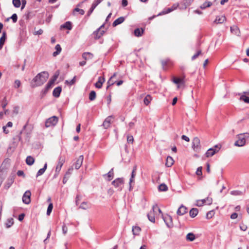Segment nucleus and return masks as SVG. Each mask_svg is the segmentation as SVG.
<instances>
[{
	"label": "nucleus",
	"instance_id": "obj_1",
	"mask_svg": "<svg viewBox=\"0 0 249 249\" xmlns=\"http://www.w3.org/2000/svg\"><path fill=\"white\" fill-rule=\"evenodd\" d=\"M49 73L43 71L38 73L31 82V86L33 88L42 86L48 79Z\"/></svg>",
	"mask_w": 249,
	"mask_h": 249
},
{
	"label": "nucleus",
	"instance_id": "obj_2",
	"mask_svg": "<svg viewBox=\"0 0 249 249\" xmlns=\"http://www.w3.org/2000/svg\"><path fill=\"white\" fill-rule=\"evenodd\" d=\"M187 5L184 3L183 4H179L178 3H174L173 6L171 7H169L167 9H164L161 12L159 13L157 16H159L163 15H165L171 12L174 10L176 9L177 7H178L180 9H184L186 8Z\"/></svg>",
	"mask_w": 249,
	"mask_h": 249
},
{
	"label": "nucleus",
	"instance_id": "obj_3",
	"mask_svg": "<svg viewBox=\"0 0 249 249\" xmlns=\"http://www.w3.org/2000/svg\"><path fill=\"white\" fill-rule=\"evenodd\" d=\"M117 190L118 191H121L124 187V178H118L113 180L112 183Z\"/></svg>",
	"mask_w": 249,
	"mask_h": 249
},
{
	"label": "nucleus",
	"instance_id": "obj_4",
	"mask_svg": "<svg viewBox=\"0 0 249 249\" xmlns=\"http://www.w3.org/2000/svg\"><path fill=\"white\" fill-rule=\"evenodd\" d=\"M221 146L218 144L214 145L213 147L209 148L205 153L206 157L208 158L214 155L220 149Z\"/></svg>",
	"mask_w": 249,
	"mask_h": 249
},
{
	"label": "nucleus",
	"instance_id": "obj_5",
	"mask_svg": "<svg viewBox=\"0 0 249 249\" xmlns=\"http://www.w3.org/2000/svg\"><path fill=\"white\" fill-rule=\"evenodd\" d=\"M16 177L15 173H12L7 178L4 185V188L6 190L8 189L13 183Z\"/></svg>",
	"mask_w": 249,
	"mask_h": 249
},
{
	"label": "nucleus",
	"instance_id": "obj_6",
	"mask_svg": "<svg viewBox=\"0 0 249 249\" xmlns=\"http://www.w3.org/2000/svg\"><path fill=\"white\" fill-rule=\"evenodd\" d=\"M58 122V118L55 116H52L48 119L45 122V126L49 127L55 125Z\"/></svg>",
	"mask_w": 249,
	"mask_h": 249
},
{
	"label": "nucleus",
	"instance_id": "obj_7",
	"mask_svg": "<svg viewBox=\"0 0 249 249\" xmlns=\"http://www.w3.org/2000/svg\"><path fill=\"white\" fill-rule=\"evenodd\" d=\"M236 137L238 139V140L234 142V145L238 147H241L245 145L246 141L243 136V135L239 134L237 135Z\"/></svg>",
	"mask_w": 249,
	"mask_h": 249
},
{
	"label": "nucleus",
	"instance_id": "obj_8",
	"mask_svg": "<svg viewBox=\"0 0 249 249\" xmlns=\"http://www.w3.org/2000/svg\"><path fill=\"white\" fill-rule=\"evenodd\" d=\"M200 140L197 137H195L193 140L192 142V148L196 152H198L200 149Z\"/></svg>",
	"mask_w": 249,
	"mask_h": 249
},
{
	"label": "nucleus",
	"instance_id": "obj_9",
	"mask_svg": "<svg viewBox=\"0 0 249 249\" xmlns=\"http://www.w3.org/2000/svg\"><path fill=\"white\" fill-rule=\"evenodd\" d=\"M31 193L29 190L26 191L22 196V201L26 204H28L31 202Z\"/></svg>",
	"mask_w": 249,
	"mask_h": 249
},
{
	"label": "nucleus",
	"instance_id": "obj_10",
	"mask_svg": "<svg viewBox=\"0 0 249 249\" xmlns=\"http://www.w3.org/2000/svg\"><path fill=\"white\" fill-rule=\"evenodd\" d=\"M65 157L62 156H59L58 162L55 168L56 172H60L61 167H62L64 163L65 162Z\"/></svg>",
	"mask_w": 249,
	"mask_h": 249
},
{
	"label": "nucleus",
	"instance_id": "obj_11",
	"mask_svg": "<svg viewBox=\"0 0 249 249\" xmlns=\"http://www.w3.org/2000/svg\"><path fill=\"white\" fill-rule=\"evenodd\" d=\"M163 220L168 228H172L173 226L172 217L171 216L167 214L163 217Z\"/></svg>",
	"mask_w": 249,
	"mask_h": 249
},
{
	"label": "nucleus",
	"instance_id": "obj_12",
	"mask_svg": "<svg viewBox=\"0 0 249 249\" xmlns=\"http://www.w3.org/2000/svg\"><path fill=\"white\" fill-rule=\"evenodd\" d=\"M185 75L184 74H182V76L180 77L177 78V77H174L173 78V82L175 84H184L185 83Z\"/></svg>",
	"mask_w": 249,
	"mask_h": 249
},
{
	"label": "nucleus",
	"instance_id": "obj_13",
	"mask_svg": "<svg viewBox=\"0 0 249 249\" xmlns=\"http://www.w3.org/2000/svg\"><path fill=\"white\" fill-rule=\"evenodd\" d=\"M84 160V156L83 155H80L78 158L77 159L75 163L73 164V166H74L75 168L76 169H78L80 168Z\"/></svg>",
	"mask_w": 249,
	"mask_h": 249
},
{
	"label": "nucleus",
	"instance_id": "obj_14",
	"mask_svg": "<svg viewBox=\"0 0 249 249\" xmlns=\"http://www.w3.org/2000/svg\"><path fill=\"white\" fill-rule=\"evenodd\" d=\"M112 118V116H109L105 120L103 123V126L105 129H107L110 126Z\"/></svg>",
	"mask_w": 249,
	"mask_h": 249
},
{
	"label": "nucleus",
	"instance_id": "obj_15",
	"mask_svg": "<svg viewBox=\"0 0 249 249\" xmlns=\"http://www.w3.org/2000/svg\"><path fill=\"white\" fill-rule=\"evenodd\" d=\"M53 86V85L52 84L49 82H48L44 89H43L41 91L42 97H43L47 94L48 90L52 88Z\"/></svg>",
	"mask_w": 249,
	"mask_h": 249
},
{
	"label": "nucleus",
	"instance_id": "obj_16",
	"mask_svg": "<svg viewBox=\"0 0 249 249\" xmlns=\"http://www.w3.org/2000/svg\"><path fill=\"white\" fill-rule=\"evenodd\" d=\"M187 212V208L183 205H181L177 211V214L182 215Z\"/></svg>",
	"mask_w": 249,
	"mask_h": 249
},
{
	"label": "nucleus",
	"instance_id": "obj_17",
	"mask_svg": "<svg viewBox=\"0 0 249 249\" xmlns=\"http://www.w3.org/2000/svg\"><path fill=\"white\" fill-rule=\"evenodd\" d=\"M104 31L100 30V28L97 29L93 33V35L94 36V38L96 39H99L104 33Z\"/></svg>",
	"mask_w": 249,
	"mask_h": 249
},
{
	"label": "nucleus",
	"instance_id": "obj_18",
	"mask_svg": "<svg viewBox=\"0 0 249 249\" xmlns=\"http://www.w3.org/2000/svg\"><path fill=\"white\" fill-rule=\"evenodd\" d=\"M72 171H73V168L71 167L68 169V171L66 173V174L63 178V184H65L67 182V181L68 180V178H69V177H70Z\"/></svg>",
	"mask_w": 249,
	"mask_h": 249
},
{
	"label": "nucleus",
	"instance_id": "obj_19",
	"mask_svg": "<svg viewBox=\"0 0 249 249\" xmlns=\"http://www.w3.org/2000/svg\"><path fill=\"white\" fill-rule=\"evenodd\" d=\"M61 87L59 86L57 87L54 88V89H53V95L55 98H58L60 96V94L61 93Z\"/></svg>",
	"mask_w": 249,
	"mask_h": 249
},
{
	"label": "nucleus",
	"instance_id": "obj_20",
	"mask_svg": "<svg viewBox=\"0 0 249 249\" xmlns=\"http://www.w3.org/2000/svg\"><path fill=\"white\" fill-rule=\"evenodd\" d=\"M105 81V78L102 76L99 77L98 81L95 84V87L98 89H101Z\"/></svg>",
	"mask_w": 249,
	"mask_h": 249
},
{
	"label": "nucleus",
	"instance_id": "obj_21",
	"mask_svg": "<svg viewBox=\"0 0 249 249\" xmlns=\"http://www.w3.org/2000/svg\"><path fill=\"white\" fill-rule=\"evenodd\" d=\"M226 17L224 16H217L214 21V23L216 24H222L226 21Z\"/></svg>",
	"mask_w": 249,
	"mask_h": 249
},
{
	"label": "nucleus",
	"instance_id": "obj_22",
	"mask_svg": "<svg viewBox=\"0 0 249 249\" xmlns=\"http://www.w3.org/2000/svg\"><path fill=\"white\" fill-rule=\"evenodd\" d=\"M66 29L71 30L72 29V24L71 21H67L60 26V29Z\"/></svg>",
	"mask_w": 249,
	"mask_h": 249
},
{
	"label": "nucleus",
	"instance_id": "obj_23",
	"mask_svg": "<svg viewBox=\"0 0 249 249\" xmlns=\"http://www.w3.org/2000/svg\"><path fill=\"white\" fill-rule=\"evenodd\" d=\"M60 74V71L59 70L56 71L53 77L51 78V79L49 80V82L53 85L55 81L56 80V79L58 78L59 75Z\"/></svg>",
	"mask_w": 249,
	"mask_h": 249
},
{
	"label": "nucleus",
	"instance_id": "obj_24",
	"mask_svg": "<svg viewBox=\"0 0 249 249\" xmlns=\"http://www.w3.org/2000/svg\"><path fill=\"white\" fill-rule=\"evenodd\" d=\"M174 160L172 157L171 156H168L166 158L165 165L168 167H171L174 164Z\"/></svg>",
	"mask_w": 249,
	"mask_h": 249
},
{
	"label": "nucleus",
	"instance_id": "obj_25",
	"mask_svg": "<svg viewBox=\"0 0 249 249\" xmlns=\"http://www.w3.org/2000/svg\"><path fill=\"white\" fill-rule=\"evenodd\" d=\"M114 176L113 168H112L107 174L103 175V177L105 178L106 177L108 178L107 180L110 181L112 180Z\"/></svg>",
	"mask_w": 249,
	"mask_h": 249
},
{
	"label": "nucleus",
	"instance_id": "obj_26",
	"mask_svg": "<svg viewBox=\"0 0 249 249\" xmlns=\"http://www.w3.org/2000/svg\"><path fill=\"white\" fill-rule=\"evenodd\" d=\"M124 20V17H121L116 19L112 23V26L115 27L119 24L123 23Z\"/></svg>",
	"mask_w": 249,
	"mask_h": 249
},
{
	"label": "nucleus",
	"instance_id": "obj_27",
	"mask_svg": "<svg viewBox=\"0 0 249 249\" xmlns=\"http://www.w3.org/2000/svg\"><path fill=\"white\" fill-rule=\"evenodd\" d=\"M93 54L89 52H85L82 54V57L85 60L92 59L93 57Z\"/></svg>",
	"mask_w": 249,
	"mask_h": 249
},
{
	"label": "nucleus",
	"instance_id": "obj_28",
	"mask_svg": "<svg viewBox=\"0 0 249 249\" xmlns=\"http://www.w3.org/2000/svg\"><path fill=\"white\" fill-rule=\"evenodd\" d=\"M144 30L142 28H137L134 31V34L136 36L140 37L141 36L143 33Z\"/></svg>",
	"mask_w": 249,
	"mask_h": 249
},
{
	"label": "nucleus",
	"instance_id": "obj_29",
	"mask_svg": "<svg viewBox=\"0 0 249 249\" xmlns=\"http://www.w3.org/2000/svg\"><path fill=\"white\" fill-rule=\"evenodd\" d=\"M198 213V210L196 208H192L189 212L190 216L194 218L196 217Z\"/></svg>",
	"mask_w": 249,
	"mask_h": 249
},
{
	"label": "nucleus",
	"instance_id": "obj_30",
	"mask_svg": "<svg viewBox=\"0 0 249 249\" xmlns=\"http://www.w3.org/2000/svg\"><path fill=\"white\" fill-rule=\"evenodd\" d=\"M35 162L34 158L31 156H29L26 158V163L28 165H32Z\"/></svg>",
	"mask_w": 249,
	"mask_h": 249
},
{
	"label": "nucleus",
	"instance_id": "obj_31",
	"mask_svg": "<svg viewBox=\"0 0 249 249\" xmlns=\"http://www.w3.org/2000/svg\"><path fill=\"white\" fill-rule=\"evenodd\" d=\"M55 49L56 51L54 52L53 53V56H56L58 55L61 53L62 50L61 47L59 44H57L55 47Z\"/></svg>",
	"mask_w": 249,
	"mask_h": 249
},
{
	"label": "nucleus",
	"instance_id": "obj_32",
	"mask_svg": "<svg viewBox=\"0 0 249 249\" xmlns=\"http://www.w3.org/2000/svg\"><path fill=\"white\" fill-rule=\"evenodd\" d=\"M154 212L151 211L149 213H147V216L148 220L151 222L155 223V218L154 216Z\"/></svg>",
	"mask_w": 249,
	"mask_h": 249
},
{
	"label": "nucleus",
	"instance_id": "obj_33",
	"mask_svg": "<svg viewBox=\"0 0 249 249\" xmlns=\"http://www.w3.org/2000/svg\"><path fill=\"white\" fill-rule=\"evenodd\" d=\"M141 231V229L138 226H133L132 232L134 235H138Z\"/></svg>",
	"mask_w": 249,
	"mask_h": 249
},
{
	"label": "nucleus",
	"instance_id": "obj_34",
	"mask_svg": "<svg viewBox=\"0 0 249 249\" xmlns=\"http://www.w3.org/2000/svg\"><path fill=\"white\" fill-rule=\"evenodd\" d=\"M186 239L187 241H193L195 239V235L192 232H189L187 234Z\"/></svg>",
	"mask_w": 249,
	"mask_h": 249
},
{
	"label": "nucleus",
	"instance_id": "obj_35",
	"mask_svg": "<svg viewBox=\"0 0 249 249\" xmlns=\"http://www.w3.org/2000/svg\"><path fill=\"white\" fill-rule=\"evenodd\" d=\"M231 31L232 33L237 36H239V34L240 33L239 30L236 26H233L231 27Z\"/></svg>",
	"mask_w": 249,
	"mask_h": 249
},
{
	"label": "nucleus",
	"instance_id": "obj_36",
	"mask_svg": "<svg viewBox=\"0 0 249 249\" xmlns=\"http://www.w3.org/2000/svg\"><path fill=\"white\" fill-rule=\"evenodd\" d=\"M78 12L79 13V14H80L81 15H83L84 14H85V11L83 9H80L78 7H75L73 10V11H72V14L73 15H75V12Z\"/></svg>",
	"mask_w": 249,
	"mask_h": 249
},
{
	"label": "nucleus",
	"instance_id": "obj_37",
	"mask_svg": "<svg viewBox=\"0 0 249 249\" xmlns=\"http://www.w3.org/2000/svg\"><path fill=\"white\" fill-rule=\"evenodd\" d=\"M14 224V219L12 218H8L6 222L5 223V225L6 228H9L11 227L13 224Z\"/></svg>",
	"mask_w": 249,
	"mask_h": 249
},
{
	"label": "nucleus",
	"instance_id": "obj_38",
	"mask_svg": "<svg viewBox=\"0 0 249 249\" xmlns=\"http://www.w3.org/2000/svg\"><path fill=\"white\" fill-rule=\"evenodd\" d=\"M152 97L150 95H147L144 98L143 102L144 104L147 106L151 102Z\"/></svg>",
	"mask_w": 249,
	"mask_h": 249
},
{
	"label": "nucleus",
	"instance_id": "obj_39",
	"mask_svg": "<svg viewBox=\"0 0 249 249\" xmlns=\"http://www.w3.org/2000/svg\"><path fill=\"white\" fill-rule=\"evenodd\" d=\"M96 94L95 91L92 90L89 94V100L90 101H93L96 98Z\"/></svg>",
	"mask_w": 249,
	"mask_h": 249
},
{
	"label": "nucleus",
	"instance_id": "obj_40",
	"mask_svg": "<svg viewBox=\"0 0 249 249\" xmlns=\"http://www.w3.org/2000/svg\"><path fill=\"white\" fill-rule=\"evenodd\" d=\"M158 188L160 191H166L168 190L167 186L164 183L160 184Z\"/></svg>",
	"mask_w": 249,
	"mask_h": 249
},
{
	"label": "nucleus",
	"instance_id": "obj_41",
	"mask_svg": "<svg viewBox=\"0 0 249 249\" xmlns=\"http://www.w3.org/2000/svg\"><path fill=\"white\" fill-rule=\"evenodd\" d=\"M6 32L4 31L2 33V36L0 38V43L4 44L5 43V41L6 40Z\"/></svg>",
	"mask_w": 249,
	"mask_h": 249
},
{
	"label": "nucleus",
	"instance_id": "obj_42",
	"mask_svg": "<svg viewBox=\"0 0 249 249\" xmlns=\"http://www.w3.org/2000/svg\"><path fill=\"white\" fill-rule=\"evenodd\" d=\"M230 194L233 196H241L243 194V192L240 191L234 190L231 191Z\"/></svg>",
	"mask_w": 249,
	"mask_h": 249
},
{
	"label": "nucleus",
	"instance_id": "obj_43",
	"mask_svg": "<svg viewBox=\"0 0 249 249\" xmlns=\"http://www.w3.org/2000/svg\"><path fill=\"white\" fill-rule=\"evenodd\" d=\"M240 100L243 101L246 103L249 104V97L245 95H242L240 97Z\"/></svg>",
	"mask_w": 249,
	"mask_h": 249
},
{
	"label": "nucleus",
	"instance_id": "obj_44",
	"mask_svg": "<svg viewBox=\"0 0 249 249\" xmlns=\"http://www.w3.org/2000/svg\"><path fill=\"white\" fill-rule=\"evenodd\" d=\"M212 5V2H211L210 1L209 2H207V1H205L202 5H201L200 6V8L201 9H205V8H206L207 7H210Z\"/></svg>",
	"mask_w": 249,
	"mask_h": 249
},
{
	"label": "nucleus",
	"instance_id": "obj_45",
	"mask_svg": "<svg viewBox=\"0 0 249 249\" xmlns=\"http://www.w3.org/2000/svg\"><path fill=\"white\" fill-rule=\"evenodd\" d=\"M201 201H202L204 204L207 202L208 205H211L212 203L213 199L212 198L207 197L205 199H201Z\"/></svg>",
	"mask_w": 249,
	"mask_h": 249
},
{
	"label": "nucleus",
	"instance_id": "obj_46",
	"mask_svg": "<svg viewBox=\"0 0 249 249\" xmlns=\"http://www.w3.org/2000/svg\"><path fill=\"white\" fill-rule=\"evenodd\" d=\"M75 80H76V76H75L73 77V79L70 81L66 80L65 82V83L67 84L68 85H69L70 86H71L75 83Z\"/></svg>",
	"mask_w": 249,
	"mask_h": 249
},
{
	"label": "nucleus",
	"instance_id": "obj_47",
	"mask_svg": "<svg viewBox=\"0 0 249 249\" xmlns=\"http://www.w3.org/2000/svg\"><path fill=\"white\" fill-rule=\"evenodd\" d=\"M10 18L12 19L14 23H16L18 20L17 15L16 14H13L10 18H7L6 20L8 21Z\"/></svg>",
	"mask_w": 249,
	"mask_h": 249
},
{
	"label": "nucleus",
	"instance_id": "obj_48",
	"mask_svg": "<svg viewBox=\"0 0 249 249\" xmlns=\"http://www.w3.org/2000/svg\"><path fill=\"white\" fill-rule=\"evenodd\" d=\"M53 208V205L52 203H51L49 204V206L48 207L47 210V214L48 215L50 214L51 213L52 211Z\"/></svg>",
	"mask_w": 249,
	"mask_h": 249
},
{
	"label": "nucleus",
	"instance_id": "obj_49",
	"mask_svg": "<svg viewBox=\"0 0 249 249\" xmlns=\"http://www.w3.org/2000/svg\"><path fill=\"white\" fill-rule=\"evenodd\" d=\"M7 104H8V103L7 101L6 97H4L2 101V104H1L2 107L3 109H4L5 108V107H6V106L7 105Z\"/></svg>",
	"mask_w": 249,
	"mask_h": 249
},
{
	"label": "nucleus",
	"instance_id": "obj_50",
	"mask_svg": "<svg viewBox=\"0 0 249 249\" xmlns=\"http://www.w3.org/2000/svg\"><path fill=\"white\" fill-rule=\"evenodd\" d=\"M214 213L213 212V211H209L207 213V214H206V218L207 219H210L213 216V215Z\"/></svg>",
	"mask_w": 249,
	"mask_h": 249
},
{
	"label": "nucleus",
	"instance_id": "obj_51",
	"mask_svg": "<svg viewBox=\"0 0 249 249\" xmlns=\"http://www.w3.org/2000/svg\"><path fill=\"white\" fill-rule=\"evenodd\" d=\"M14 6L16 8H18L21 6V1H12Z\"/></svg>",
	"mask_w": 249,
	"mask_h": 249
},
{
	"label": "nucleus",
	"instance_id": "obj_52",
	"mask_svg": "<svg viewBox=\"0 0 249 249\" xmlns=\"http://www.w3.org/2000/svg\"><path fill=\"white\" fill-rule=\"evenodd\" d=\"M45 172V170L43 168L39 169L36 174V177L37 178V177L43 175Z\"/></svg>",
	"mask_w": 249,
	"mask_h": 249
},
{
	"label": "nucleus",
	"instance_id": "obj_53",
	"mask_svg": "<svg viewBox=\"0 0 249 249\" xmlns=\"http://www.w3.org/2000/svg\"><path fill=\"white\" fill-rule=\"evenodd\" d=\"M87 203L86 202H83L80 206L79 207V208H81L83 210H86L88 208V207H87Z\"/></svg>",
	"mask_w": 249,
	"mask_h": 249
},
{
	"label": "nucleus",
	"instance_id": "obj_54",
	"mask_svg": "<svg viewBox=\"0 0 249 249\" xmlns=\"http://www.w3.org/2000/svg\"><path fill=\"white\" fill-rule=\"evenodd\" d=\"M20 85H21V83L19 80H16L15 81V85H14L15 88L18 89L20 86Z\"/></svg>",
	"mask_w": 249,
	"mask_h": 249
},
{
	"label": "nucleus",
	"instance_id": "obj_55",
	"mask_svg": "<svg viewBox=\"0 0 249 249\" xmlns=\"http://www.w3.org/2000/svg\"><path fill=\"white\" fill-rule=\"evenodd\" d=\"M201 53V51H198L196 54H195L192 57V60H194L196 59L200 54Z\"/></svg>",
	"mask_w": 249,
	"mask_h": 249
},
{
	"label": "nucleus",
	"instance_id": "obj_56",
	"mask_svg": "<svg viewBox=\"0 0 249 249\" xmlns=\"http://www.w3.org/2000/svg\"><path fill=\"white\" fill-rule=\"evenodd\" d=\"M127 141L128 143H133L134 141L133 137L132 135L127 136Z\"/></svg>",
	"mask_w": 249,
	"mask_h": 249
},
{
	"label": "nucleus",
	"instance_id": "obj_57",
	"mask_svg": "<svg viewBox=\"0 0 249 249\" xmlns=\"http://www.w3.org/2000/svg\"><path fill=\"white\" fill-rule=\"evenodd\" d=\"M202 168L201 166L197 168V170L196 171V174L197 175L200 176L202 174Z\"/></svg>",
	"mask_w": 249,
	"mask_h": 249
},
{
	"label": "nucleus",
	"instance_id": "obj_58",
	"mask_svg": "<svg viewBox=\"0 0 249 249\" xmlns=\"http://www.w3.org/2000/svg\"><path fill=\"white\" fill-rule=\"evenodd\" d=\"M156 210H158L160 213H161V210L158 207L157 205H154L152 207V210L155 213Z\"/></svg>",
	"mask_w": 249,
	"mask_h": 249
},
{
	"label": "nucleus",
	"instance_id": "obj_59",
	"mask_svg": "<svg viewBox=\"0 0 249 249\" xmlns=\"http://www.w3.org/2000/svg\"><path fill=\"white\" fill-rule=\"evenodd\" d=\"M101 1H96V2H93L91 7L94 9Z\"/></svg>",
	"mask_w": 249,
	"mask_h": 249
},
{
	"label": "nucleus",
	"instance_id": "obj_60",
	"mask_svg": "<svg viewBox=\"0 0 249 249\" xmlns=\"http://www.w3.org/2000/svg\"><path fill=\"white\" fill-rule=\"evenodd\" d=\"M112 79H110V78H109V79L108 80V81H107V85L109 86H111L112 85H113V84H115V81H112Z\"/></svg>",
	"mask_w": 249,
	"mask_h": 249
},
{
	"label": "nucleus",
	"instance_id": "obj_61",
	"mask_svg": "<svg viewBox=\"0 0 249 249\" xmlns=\"http://www.w3.org/2000/svg\"><path fill=\"white\" fill-rule=\"evenodd\" d=\"M112 79H110V78H109V79L108 80V81H107V85L109 86H111L112 85H113V84H115V81H112Z\"/></svg>",
	"mask_w": 249,
	"mask_h": 249
},
{
	"label": "nucleus",
	"instance_id": "obj_62",
	"mask_svg": "<svg viewBox=\"0 0 249 249\" xmlns=\"http://www.w3.org/2000/svg\"><path fill=\"white\" fill-rule=\"evenodd\" d=\"M67 231H68V228L67 227H66V226L64 224L62 226V231H63V233L65 234L67 232Z\"/></svg>",
	"mask_w": 249,
	"mask_h": 249
},
{
	"label": "nucleus",
	"instance_id": "obj_63",
	"mask_svg": "<svg viewBox=\"0 0 249 249\" xmlns=\"http://www.w3.org/2000/svg\"><path fill=\"white\" fill-rule=\"evenodd\" d=\"M240 229L243 231H246L248 229L247 226H246L244 224H242V225H240Z\"/></svg>",
	"mask_w": 249,
	"mask_h": 249
},
{
	"label": "nucleus",
	"instance_id": "obj_64",
	"mask_svg": "<svg viewBox=\"0 0 249 249\" xmlns=\"http://www.w3.org/2000/svg\"><path fill=\"white\" fill-rule=\"evenodd\" d=\"M196 206H198V207H201V206H202L204 204L203 202L201 201V199L200 200H197L196 201Z\"/></svg>",
	"mask_w": 249,
	"mask_h": 249
}]
</instances>
